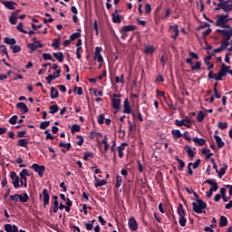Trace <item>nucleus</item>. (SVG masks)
Masks as SVG:
<instances>
[{"mask_svg":"<svg viewBox=\"0 0 232 232\" xmlns=\"http://www.w3.org/2000/svg\"><path fill=\"white\" fill-rule=\"evenodd\" d=\"M216 10H222L226 14H218L215 25L221 26V28H229L227 23L232 21V1L219 0Z\"/></svg>","mask_w":232,"mask_h":232,"instance_id":"f257e3e1","label":"nucleus"},{"mask_svg":"<svg viewBox=\"0 0 232 232\" xmlns=\"http://www.w3.org/2000/svg\"><path fill=\"white\" fill-rule=\"evenodd\" d=\"M217 32L223 35L222 48H227L229 46V40L232 37V28L230 25L225 27V29H218Z\"/></svg>","mask_w":232,"mask_h":232,"instance_id":"f03ea898","label":"nucleus"},{"mask_svg":"<svg viewBox=\"0 0 232 232\" xmlns=\"http://www.w3.org/2000/svg\"><path fill=\"white\" fill-rule=\"evenodd\" d=\"M208 208V204L203 202L202 199H196V202L192 203V208L195 213H204L203 209Z\"/></svg>","mask_w":232,"mask_h":232,"instance_id":"7ed1b4c3","label":"nucleus"},{"mask_svg":"<svg viewBox=\"0 0 232 232\" xmlns=\"http://www.w3.org/2000/svg\"><path fill=\"white\" fill-rule=\"evenodd\" d=\"M178 215L180 217L179 225L181 227H184L188 220L186 219V211H184V206L182 204H179L178 207Z\"/></svg>","mask_w":232,"mask_h":232,"instance_id":"20e7f679","label":"nucleus"},{"mask_svg":"<svg viewBox=\"0 0 232 232\" xmlns=\"http://www.w3.org/2000/svg\"><path fill=\"white\" fill-rule=\"evenodd\" d=\"M227 70H229V66L226 65V63H222L218 72L216 73L215 81H222V77L227 75Z\"/></svg>","mask_w":232,"mask_h":232,"instance_id":"39448f33","label":"nucleus"},{"mask_svg":"<svg viewBox=\"0 0 232 232\" xmlns=\"http://www.w3.org/2000/svg\"><path fill=\"white\" fill-rule=\"evenodd\" d=\"M10 177L12 179V184H13L14 188H15V189H17V188H21V186H23V180L21 179H19V176H17V173H15V171L11 172Z\"/></svg>","mask_w":232,"mask_h":232,"instance_id":"423d86ee","label":"nucleus"},{"mask_svg":"<svg viewBox=\"0 0 232 232\" xmlns=\"http://www.w3.org/2000/svg\"><path fill=\"white\" fill-rule=\"evenodd\" d=\"M31 168L35 173H38L39 177L43 178L44 176V172L46 171V167H44V165L34 163Z\"/></svg>","mask_w":232,"mask_h":232,"instance_id":"0eeeda50","label":"nucleus"},{"mask_svg":"<svg viewBox=\"0 0 232 232\" xmlns=\"http://www.w3.org/2000/svg\"><path fill=\"white\" fill-rule=\"evenodd\" d=\"M111 102L114 110H121V95L112 94Z\"/></svg>","mask_w":232,"mask_h":232,"instance_id":"6e6552de","label":"nucleus"},{"mask_svg":"<svg viewBox=\"0 0 232 232\" xmlns=\"http://www.w3.org/2000/svg\"><path fill=\"white\" fill-rule=\"evenodd\" d=\"M44 198V208H46L50 204V194H48V189L44 188L43 194H40V198Z\"/></svg>","mask_w":232,"mask_h":232,"instance_id":"1a4fd4ad","label":"nucleus"},{"mask_svg":"<svg viewBox=\"0 0 232 232\" xmlns=\"http://www.w3.org/2000/svg\"><path fill=\"white\" fill-rule=\"evenodd\" d=\"M21 9H17L12 12L11 15L9 16V23L11 24H17V15H19Z\"/></svg>","mask_w":232,"mask_h":232,"instance_id":"9d476101","label":"nucleus"},{"mask_svg":"<svg viewBox=\"0 0 232 232\" xmlns=\"http://www.w3.org/2000/svg\"><path fill=\"white\" fill-rule=\"evenodd\" d=\"M128 224L131 231H137V229H139V224H137V220H135L134 217L129 218Z\"/></svg>","mask_w":232,"mask_h":232,"instance_id":"9b49d317","label":"nucleus"},{"mask_svg":"<svg viewBox=\"0 0 232 232\" xmlns=\"http://www.w3.org/2000/svg\"><path fill=\"white\" fill-rule=\"evenodd\" d=\"M61 69H58L57 71H55V72H53V74H49L46 77V81L48 82V84H52V81H53L54 79H57V77L61 76Z\"/></svg>","mask_w":232,"mask_h":232,"instance_id":"f8f14e48","label":"nucleus"},{"mask_svg":"<svg viewBox=\"0 0 232 232\" xmlns=\"http://www.w3.org/2000/svg\"><path fill=\"white\" fill-rule=\"evenodd\" d=\"M1 4L4 5L7 10H14L15 6H17V3L14 1H1Z\"/></svg>","mask_w":232,"mask_h":232,"instance_id":"ddd939ff","label":"nucleus"},{"mask_svg":"<svg viewBox=\"0 0 232 232\" xmlns=\"http://www.w3.org/2000/svg\"><path fill=\"white\" fill-rule=\"evenodd\" d=\"M27 48H29V50H31V52H35V50H37V48H43V44H41L40 41H34L33 44H29L27 45Z\"/></svg>","mask_w":232,"mask_h":232,"instance_id":"4468645a","label":"nucleus"},{"mask_svg":"<svg viewBox=\"0 0 232 232\" xmlns=\"http://www.w3.org/2000/svg\"><path fill=\"white\" fill-rule=\"evenodd\" d=\"M169 32L171 34V38L172 39H177L179 37V25H171L169 27Z\"/></svg>","mask_w":232,"mask_h":232,"instance_id":"2eb2a0df","label":"nucleus"},{"mask_svg":"<svg viewBox=\"0 0 232 232\" xmlns=\"http://www.w3.org/2000/svg\"><path fill=\"white\" fill-rule=\"evenodd\" d=\"M176 126H187L189 128V124H191V120L183 119V120H176L175 121Z\"/></svg>","mask_w":232,"mask_h":232,"instance_id":"dca6fc26","label":"nucleus"},{"mask_svg":"<svg viewBox=\"0 0 232 232\" xmlns=\"http://www.w3.org/2000/svg\"><path fill=\"white\" fill-rule=\"evenodd\" d=\"M205 184H209L211 186V188L209 189L212 192L217 191V189H218V183H217V181H215L213 179L205 180Z\"/></svg>","mask_w":232,"mask_h":232,"instance_id":"f3484780","label":"nucleus"},{"mask_svg":"<svg viewBox=\"0 0 232 232\" xmlns=\"http://www.w3.org/2000/svg\"><path fill=\"white\" fill-rule=\"evenodd\" d=\"M122 11L116 9L114 11V13L112 14V23H121V14Z\"/></svg>","mask_w":232,"mask_h":232,"instance_id":"a211bd4d","label":"nucleus"},{"mask_svg":"<svg viewBox=\"0 0 232 232\" xmlns=\"http://www.w3.org/2000/svg\"><path fill=\"white\" fill-rule=\"evenodd\" d=\"M16 108H18L22 113H28V111H30V109H28V106L24 102H18Z\"/></svg>","mask_w":232,"mask_h":232,"instance_id":"6ab92c4d","label":"nucleus"},{"mask_svg":"<svg viewBox=\"0 0 232 232\" xmlns=\"http://www.w3.org/2000/svg\"><path fill=\"white\" fill-rule=\"evenodd\" d=\"M5 229L6 232H19V228L15 225L5 224Z\"/></svg>","mask_w":232,"mask_h":232,"instance_id":"aec40b11","label":"nucleus"},{"mask_svg":"<svg viewBox=\"0 0 232 232\" xmlns=\"http://www.w3.org/2000/svg\"><path fill=\"white\" fill-rule=\"evenodd\" d=\"M126 146H128V143H121V146H118V155L120 159H122L124 157V150H126Z\"/></svg>","mask_w":232,"mask_h":232,"instance_id":"412c9836","label":"nucleus"},{"mask_svg":"<svg viewBox=\"0 0 232 232\" xmlns=\"http://www.w3.org/2000/svg\"><path fill=\"white\" fill-rule=\"evenodd\" d=\"M28 142H30L29 139H20L17 141V146L28 149Z\"/></svg>","mask_w":232,"mask_h":232,"instance_id":"4be33fe9","label":"nucleus"},{"mask_svg":"<svg viewBox=\"0 0 232 232\" xmlns=\"http://www.w3.org/2000/svg\"><path fill=\"white\" fill-rule=\"evenodd\" d=\"M123 113H131V106H130V102L126 99L123 102Z\"/></svg>","mask_w":232,"mask_h":232,"instance_id":"5701e85b","label":"nucleus"},{"mask_svg":"<svg viewBox=\"0 0 232 232\" xmlns=\"http://www.w3.org/2000/svg\"><path fill=\"white\" fill-rule=\"evenodd\" d=\"M185 150H187V154L189 159H194L195 155H197V152L193 151V149H191L189 145H186Z\"/></svg>","mask_w":232,"mask_h":232,"instance_id":"b1692460","label":"nucleus"},{"mask_svg":"<svg viewBox=\"0 0 232 232\" xmlns=\"http://www.w3.org/2000/svg\"><path fill=\"white\" fill-rule=\"evenodd\" d=\"M214 139L216 140V144H217L218 148H224L225 143H224V141H222V138H220V136L216 134V135H214Z\"/></svg>","mask_w":232,"mask_h":232,"instance_id":"393cba45","label":"nucleus"},{"mask_svg":"<svg viewBox=\"0 0 232 232\" xmlns=\"http://www.w3.org/2000/svg\"><path fill=\"white\" fill-rule=\"evenodd\" d=\"M175 160L177 162H179V166L178 167L179 171H184V167L186 166V163H184V160H180L179 156L175 157Z\"/></svg>","mask_w":232,"mask_h":232,"instance_id":"a878e982","label":"nucleus"},{"mask_svg":"<svg viewBox=\"0 0 232 232\" xmlns=\"http://www.w3.org/2000/svg\"><path fill=\"white\" fill-rule=\"evenodd\" d=\"M53 55L57 59V61H59V63H63V61H64V54L62 52L53 53Z\"/></svg>","mask_w":232,"mask_h":232,"instance_id":"bb28decb","label":"nucleus"},{"mask_svg":"<svg viewBox=\"0 0 232 232\" xmlns=\"http://www.w3.org/2000/svg\"><path fill=\"white\" fill-rule=\"evenodd\" d=\"M4 43H5V44H9L10 46H14V44H16L17 41H15L14 38L5 37L4 39Z\"/></svg>","mask_w":232,"mask_h":232,"instance_id":"cd10ccee","label":"nucleus"},{"mask_svg":"<svg viewBox=\"0 0 232 232\" xmlns=\"http://www.w3.org/2000/svg\"><path fill=\"white\" fill-rule=\"evenodd\" d=\"M155 53V48L153 46H145L144 53H147V55H153Z\"/></svg>","mask_w":232,"mask_h":232,"instance_id":"c85d7f7f","label":"nucleus"},{"mask_svg":"<svg viewBox=\"0 0 232 232\" xmlns=\"http://www.w3.org/2000/svg\"><path fill=\"white\" fill-rule=\"evenodd\" d=\"M193 142H195V144H197L198 146H204L206 144V140L202 138H194Z\"/></svg>","mask_w":232,"mask_h":232,"instance_id":"c756f323","label":"nucleus"},{"mask_svg":"<svg viewBox=\"0 0 232 232\" xmlns=\"http://www.w3.org/2000/svg\"><path fill=\"white\" fill-rule=\"evenodd\" d=\"M227 226V218L221 216L219 219V227H226Z\"/></svg>","mask_w":232,"mask_h":232,"instance_id":"7c9ffc66","label":"nucleus"},{"mask_svg":"<svg viewBox=\"0 0 232 232\" xmlns=\"http://www.w3.org/2000/svg\"><path fill=\"white\" fill-rule=\"evenodd\" d=\"M94 179L96 180V183L94 184L95 188H101V186H106L105 179H102L99 181V178H97V176H94Z\"/></svg>","mask_w":232,"mask_h":232,"instance_id":"2f4dec72","label":"nucleus"},{"mask_svg":"<svg viewBox=\"0 0 232 232\" xmlns=\"http://www.w3.org/2000/svg\"><path fill=\"white\" fill-rule=\"evenodd\" d=\"M59 97V91L55 87H51V99H57Z\"/></svg>","mask_w":232,"mask_h":232,"instance_id":"473e14b6","label":"nucleus"},{"mask_svg":"<svg viewBox=\"0 0 232 232\" xmlns=\"http://www.w3.org/2000/svg\"><path fill=\"white\" fill-rule=\"evenodd\" d=\"M134 30H137L136 25H124L122 27V32H134Z\"/></svg>","mask_w":232,"mask_h":232,"instance_id":"72a5a7b5","label":"nucleus"},{"mask_svg":"<svg viewBox=\"0 0 232 232\" xmlns=\"http://www.w3.org/2000/svg\"><path fill=\"white\" fill-rule=\"evenodd\" d=\"M95 157V154H93L92 152H84L83 153V159L84 160H89V159H93Z\"/></svg>","mask_w":232,"mask_h":232,"instance_id":"f704fd0d","label":"nucleus"},{"mask_svg":"<svg viewBox=\"0 0 232 232\" xmlns=\"http://www.w3.org/2000/svg\"><path fill=\"white\" fill-rule=\"evenodd\" d=\"M205 118H206V114H204V111H200L198 113L197 121H198V122H202V121H204Z\"/></svg>","mask_w":232,"mask_h":232,"instance_id":"c9c22d12","label":"nucleus"},{"mask_svg":"<svg viewBox=\"0 0 232 232\" xmlns=\"http://www.w3.org/2000/svg\"><path fill=\"white\" fill-rule=\"evenodd\" d=\"M171 133L173 137H175L176 139H180V137H182V133H180V130H172Z\"/></svg>","mask_w":232,"mask_h":232,"instance_id":"e433bc0d","label":"nucleus"},{"mask_svg":"<svg viewBox=\"0 0 232 232\" xmlns=\"http://www.w3.org/2000/svg\"><path fill=\"white\" fill-rule=\"evenodd\" d=\"M217 86H218V83L216 82L214 84V93H213V97H215L216 99H220L222 97L221 94L218 93V90H217Z\"/></svg>","mask_w":232,"mask_h":232,"instance_id":"4c0bfd02","label":"nucleus"},{"mask_svg":"<svg viewBox=\"0 0 232 232\" xmlns=\"http://www.w3.org/2000/svg\"><path fill=\"white\" fill-rule=\"evenodd\" d=\"M102 144H104V151H108L110 150V144H108V137L104 136V139L102 140Z\"/></svg>","mask_w":232,"mask_h":232,"instance_id":"58836bf2","label":"nucleus"},{"mask_svg":"<svg viewBox=\"0 0 232 232\" xmlns=\"http://www.w3.org/2000/svg\"><path fill=\"white\" fill-rule=\"evenodd\" d=\"M29 198H30L28 197V194H26V193H24V195H19V200L22 203L26 202L27 200H29Z\"/></svg>","mask_w":232,"mask_h":232,"instance_id":"ea45409f","label":"nucleus"},{"mask_svg":"<svg viewBox=\"0 0 232 232\" xmlns=\"http://www.w3.org/2000/svg\"><path fill=\"white\" fill-rule=\"evenodd\" d=\"M49 110H50L49 113H52L53 115L54 113H57V111H59V106L58 105L50 106Z\"/></svg>","mask_w":232,"mask_h":232,"instance_id":"a19ab883","label":"nucleus"},{"mask_svg":"<svg viewBox=\"0 0 232 232\" xmlns=\"http://www.w3.org/2000/svg\"><path fill=\"white\" fill-rule=\"evenodd\" d=\"M23 26H24L23 22H20L16 26V30H18V32H21L22 34H28V31L23 29Z\"/></svg>","mask_w":232,"mask_h":232,"instance_id":"79ce46f5","label":"nucleus"},{"mask_svg":"<svg viewBox=\"0 0 232 232\" xmlns=\"http://www.w3.org/2000/svg\"><path fill=\"white\" fill-rule=\"evenodd\" d=\"M120 186H122V177L118 175V176H116L115 188H119Z\"/></svg>","mask_w":232,"mask_h":232,"instance_id":"37998d69","label":"nucleus"},{"mask_svg":"<svg viewBox=\"0 0 232 232\" xmlns=\"http://www.w3.org/2000/svg\"><path fill=\"white\" fill-rule=\"evenodd\" d=\"M59 147L60 148H67V151H70V149L72 148V144L71 143L60 142Z\"/></svg>","mask_w":232,"mask_h":232,"instance_id":"c03bdc74","label":"nucleus"},{"mask_svg":"<svg viewBox=\"0 0 232 232\" xmlns=\"http://www.w3.org/2000/svg\"><path fill=\"white\" fill-rule=\"evenodd\" d=\"M11 50H13V53H19L21 52V47L19 45H11Z\"/></svg>","mask_w":232,"mask_h":232,"instance_id":"a18cd8bd","label":"nucleus"},{"mask_svg":"<svg viewBox=\"0 0 232 232\" xmlns=\"http://www.w3.org/2000/svg\"><path fill=\"white\" fill-rule=\"evenodd\" d=\"M48 126H50V121H42L40 123L41 130H46V128H48Z\"/></svg>","mask_w":232,"mask_h":232,"instance_id":"49530a36","label":"nucleus"},{"mask_svg":"<svg viewBox=\"0 0 232 232\" xmlns=\"http://www.w3.org/2000/svg\"><path fill=\"white\" fill-rule=\"evenodd\" d=\"M59 43H60V38H55L52 44L53 48H55V49L59 48L60 46Z\"/></svg>","mask_w":232,"mask_h":232,"instance_id":"de8ad7c7","label":"nucleus"},{"mask_svg":"<svg viewBox=\"0 0 232 232\" xmlns=\"http://www.w3.org/2000/svg\"><path fill=\"white\" fill-rule=\"evenodd\" d=\"M71 131L72 133H75V131H81V126H79L77 124L72 125L71 128Z\"/></svg>","mask_w":232,"mask_h":232,"instance_id":"09e8293b","label":"nucleus"},{"mask_svg":"<svg viewBox=\"0 0 232 232\" xmlns=\"http://www.w3.org/2000/svg\"><path fill=\"white\" fill-rule=\"evenodd\" d=\"M115 82L117 83L121 82L122 84H124V74H121V77L116 76Z\"/></svg>","mask_w":232,"mask_h":232,"instance_id":"8fccbe9b","label":"nucleus"},{"mask_svg":"<svg viewBox=\"0 0 232 232\" xmlns=\"http://www.w3.org/2000/svg\"><path fill=\"white\" fill-rule=\"evenodd\" d=\"M79 37H81V33H73L71 34L70 39L75 41V39H79Z\"/></svg>","mask_w":232,"mask_h":232,"instance_id":"3c124183","label":"nucleus"},{"mask_svg":"<svg viewBox=\"0 0 232 232\" xmlns=\"http://www.w3.org/2000/svg\"><path fill=\"white\" fill-rule=\"evenodd\" d=\"M17 119H18L17 115H14L13 117H11L9 119V123L10 124H17Z\"/></svg>","mask_w":232,"mask_h":232,"instance_id":"603ef678","label":"nucleus"},{"mask_svg":"<svg viewBox=\"0 0 232 232\" xmlns=\"http://www.w3.org/2000/svg\"><path fill=\"white\" fill-rule=\"evenodd\" d=\"M128 124L130 131H135V130H137V125H133L130 121H128Z\"/></svg>","mask_w":232,"mask_h":232,"instance_id":"864d4df0","label":"nucleus"},{"mask_svg":"<svg viewBox=\"0 0 232 232\" xmlns=\"http://www.w3.org/2000/svg\"><path fill=\"white\" fill-rule=\"evenodd\" d=\"M218 126L219 130H226L227 128V122H218Z\"/></svg>","mask_w":232,"mask_h":232,"instance_id":"5fc2aeb1","label":"nucleus"},{"mask_svg":"<svg viewBox=\"0 0 232 232\" xmlns=\"http://www.w3.org/2000/svg\"><path fill=\"white\" fill-rule=\"evenodd\" d=\"M200 66H202V63H200V62H196V64L191 67V70H200Z\"/></svg>","mask_w":232,"mask_h":232,"instance_id":"6e6d98bb","label":"nucleus"},{"mask_svg":"<svg viewBox=\"0 0 232 232\" xmlns=\"http://www.w3.org/2000/svg\"><path fill=\"white\" fill-rule=\"evenodd\" d=\"M0 50H1L2 53H4L5 55H6V57H8V51L6 50V46L0 45Z\"/></svg>","mask_w":232,"mask_h":232,"instance_id":"4d7b16f0","label":"nucleus"},{"mask_svg":"<svg viewBox=\"0 0 232 232\" xmlns=\"http://www.w3.org/2000/svg\"><path fill=\"white\" fill-rule=\"evenodd\" d=\"M94 59H96L98 63H102L104 61V58H102V54H94Z\"/></svg>","mask_w":232,"mask_h":232,"instance_id":"13d9d810","label":"nucleus"},{"mask_svg":"<svg viewBox=\"0 0 232 232\" xmlns=\"http://www.w3.org/2000/svg\"><path fill=\"white\" fill-rule=\"evenodd\" d=\"M98 124H104V114H100L98 116Z\"/></svg>","mask_w":232,"mask_h":232,"instance_id":"bf43d9fd","label":"nucleus"},{"mask_svg":"<svg viewBox=\"0 0 232 232\" xmlns=\"http://www.w3.org/2000/svg\"><path fill=\"white\" fill-rule=\"evenodd\" d=\"M97 135H100V137H102V135H101V132L91 131L90 139H92L93 140V139H95V137H97Z\"/></svg>","mask_w":232,"mask_h":232,"instance_id":"052dcab7","label":"nucleus"},{"mask_svg":"<svg viewBox=\"0 0 232 232\" xmlns=\"http://www.w3.org/2000/svg\"><path fill=\"white\" fill-rule=\"evenodd\" d=\"M43 59H44V61H50L52 59V54L50 53H43Z\"/></svg>","mask_w":232,"mask_h":232,"instance_id":"680f3d73","label":"nucleus"},{"mask_svg":"<svg viewBox=\"0 0 232 232\" xmlns=\"http://www.w3.org/2000/svg\"><path fill=\"white\" fill-rule=\"evenodd\" d=\"M210 34H211V28H208V29H206L205 32L202 33V37L206 38Z\"/></svg>","mask_w":232,"mask_h":232,"instance_id":"e2e57ef3","label":"nucleus"},{"mask_svg":"<svg viewBox=\"0 0 232 232\" xmlns=\"http://www.w3.org/2000/svg\"><path fill=\"white\" fill-rule=\"evenodd\" d=\"M183 138L186 140H191V137L189 136V132L188 130H186L184 133H183Z\"/></svg>","mask_w":232,"mask_h":232,"instance_id":"0e129e2a","label":"nucleus"},{"mask_svg":"<svg viewBox=\"0 0 232 232\" xmlns=\"http://www.w3.org/2000/svg\"><path fill=\"white\" fill-rule=\"evenodd\" d=\"M85 227L87 231H92L93 229V223H85Z\"/></svg>","mask_w":232,"mask_h":232,"instance_id":"69168bd1","label":"nucleus"},{"mask_svg":"<svg viewBox=\"0 0 232 232\" xmlns=\"http://www.w3.org/2000/svg\"><path fill=\"white\" fill-rule=\"evenodd\" d=\"M193 169H197V168H198V166H200V159L197 160L193 164Z\"/></svg>","mask_w":232,"mask_h":232,"instance_id":"338daca9","label":"nucleus"},{"mask_svg":"<svg viewBox=\"0 0 232 232\" xmlns=\"http://www.w3.org/2000/svg\"><path fill=\"white\" fill-rule=\"evenodd\" d=\"M145 12L147 14H150L151 12V5L146 4V5H145Z\"/></svg>","mask_w":232,"mask_h":232,"instance_id":"774afa93","label":"nucleus"}]
</instances>
